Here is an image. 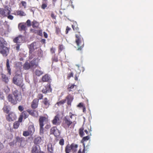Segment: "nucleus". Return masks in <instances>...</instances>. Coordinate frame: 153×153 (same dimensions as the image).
I'll list each match as a JSON object with an SVG mask.
<instances>
[{
    "label": "nucleus",
    "mask_w": 153,
    "mask_h": 153,
    "mask_svg": "<svg viewBox=\"0 0 153 153\" xmlns=\"http://www.w3.org/2000/svg\"><path fill=\"white\" fill-rule=\"evenodd\" d=\"M39 25V23L36 21L34 20L32 22V26L33 28H37Z\"/></svg>",
    "instance_id": "obj_33"
},
{
    "label": "nucleus",
    "mask_w": 153,
    "mask_h": 153,
    "mask_svg": "<svg viewBox=\"0 0 153 153\" xmlns=\"http://www.w3.org/2000/svg\"><path fill=\"white\" fill-rule=\"evenodd\" d=\"M5 117L6 120L8 122L14 121L17 118L16 114L12 111L10 112L8 114L6 115Z\"/></svg>",
    "instance_id": "obj_7"
},
{
    "label": "nucleus",
    "mask_w": 153,
    "mask_h": 153,
    "mask_svg": "<svg viewBox=\"0 0 153 153\" xmlns=\"http://www.w3.org/2000/svg\"><path fill=\"white\" fill-rule=\"evenodd\" d=\"M84 105L83 103L80 102L78 104L77 106L79 108H82V107Z\"/></svg>",
    "instance_id": "obj_57"
},
{
    "label": "nucleus",
    "mask_w": 153,
    "mask_h": 153,
    "mask_svg": "<svg viewBox=\"0 0 153 153\" xmlns=\"http://www.w3.org/2000/svg\"><path fill=\"white\" fill-rule=\"evenodd\" d=\"M64 49V47L63 45H59V52L60 53Z\"/></svg>",
    "instance_id": "obj_45"
},
{
    "label": "nucleus",
    "mask_w": 153,
    "mask_h": 153,
    "mask_svg": "<svg viewBox=\"0 0 153 153\" xmlns=\"http://www.w3.org/2000/svg\"><path fill=\"white\" fill-rule=\"evenodd\" d=\"M12 94L17 102H20L22 99V96L21 93L18 90H16L12 92Z\"/></svg>",
    "instance_id": "obj_8"
},
{
    "label": "nucleus",
    "mask_w": 153,
    "mask_h": 153,
    "mask_svg": "<svg viewBox=\"0 0 153 153\" xmlns=\"http://www.w3.org/2000/svg\"><path fill=\"white\" fill-rule=\"evenodd\" d=\"M10 11L7 8H0V16H6L10 13Z\"/></svg>",
    "instance_id": "obj_10"
},
{
    "label": "nucleus",
    "mask_w": 153,
    "mask_h": 153,
    "mask_svg": "<svg viewBox=\"0 0 153 153\" xmlns=\"http://www.w3.org/2000/svg\"><path fill=\"white\" fill-rule=\"evenodd\" d=\"M59 144L61 146H63L64 144V140L63 139H61L59 141Z\"/></svg>",
    "instance_id": "obj_46"
},
{
    "label": "nucleus",
    "mask_w": 153,
    "mask_h": 153,
    "mask_svg": "<svg viewBox=\"0 0 153 153\" xmlns=\"http://www.w3.org/2000/svg\"><path fill=\"white\" fill-rule=\"evenodd\" d=\"M39 60L38 58H34L30 62V63L32 67L36 68L38 66Z\"/></svg>",
    "instance_id": "obj_15"
},
{
    "label": "nucleus",
    "mask_w": 153,
    "mask_h": 153,
    "mask_svg": "<svg viewBox=\"0 0 153 153\" xmlns=\"http://www.w3.org/2000/svg\"><path fill=\"white\" fill-rule=\"evenodd\" d=\"M0 98L2 100H3L4 98V97L3 96V93L1 91H0Z\"/></svg>",
    "instance_id": "obj_56"
},
{
    "label": "nucleus",
    "mask_w": 153,
    "mask_h": 153,
    "mask_svg": "<svg viewBox=\"0 0 153 153\" xmlns=\"http://www.w3.org/2000/svg\"><path fill=\"white\" fill-rule=\"evenodd\" d=\"M39 100L37 99H35L32 101L31 106L32 109H35L36 108L38 105Z\"/></svg>",
    "instance_id": "obj_17"
},
{
    "label": "nucleus",
    "mask_w": 153,
    "mask_h": 153,
    "mask_svg": "<svg viewBox=\"0 0 153 153\" xmlns=\"http://www.w3.org/2000/svg\"><path fill=\"white\" fill-rule=\"evenodd\" d=\"M71 30V28L69 27L68 26L66 27V30L65 31V33L66 34H67L69 31Z\"/></svg>",
    "instance_id": "obj_58"
},
{
    "label": "nucleus",
    "mask_w": 153,
    "mask_h": 153,
    "mask_svg": "<svg viewBox=\"0 0 153 153\" xmlns=\"http://www.w3.org/2000/svg\"><path fill=\"white\" fill-rule=\"evenodd\" d=\"M50 133L51 134H53L56 137L59 136L60 134L59 130L56 126H53L50 129Z\"/></svg>",
    "instance_id": "obj_9"
},
{
    "label": "nucleus",
    "mask_w": 153,
    "mask_h": 153,
    "mask_svg": "<svg viewBox=\"0 0 153 153\" xmlns=\"http://www.w3.org/2000/svg\"><path fill=\"white\" fill-rule=\"evenodd\" d=\"M21 115L25 119L27 118L29 116V114H27V112L25 111H23Z\"/></svg>",
    "instance_id": "obj_38"
},
{
    "label": "nucleus",
    "mask_w": 153,
    "mask_h": 153,
    "mask_svg": "<svg viewBox=\"0 0 153 153\" xmlns=\"http://www.w3.org/2000/svg\"><path fill=\"white\" fill-rule=\"evenodd\" d=\"M23 135L25 137H27L31 134L29 131L27 130L23 132Z\"/></svg>",
    "instance_id": "obj_44"
},
{
    "label": "nucleus",
    "mask_w": 153,
    "mask_h": 153,
    "mask_svg": "<svg viewBox=\"0 0 153 153\" xmlns=\"http://www.w3.org/2000/svg\"><path fill=\"white\" fill-rule=\"evenodd\" d=\"M78 145L74 143L71 144V152L73 153H76L77 150Z\"/></svg>",
    "instance_id": "obj_24"
},
{
    "label": "nucleus",
    "mask_w": 153,
    "mask_h": 153,
    "mask_svg": "<svg viewBox=\"0 0 153 153\" xmlns=\"http://www.w3.org/2000/svg\"><path fill=\"white\" fill-rule=\"evenodd\" d=\"M56 32L57 34H59L60 32V29L58 27H56Z\"/></svg>",
    "instance_id": "obj_51"
},
{
    "label": "nucleus",
    "mask_w": 153,
    "mask_h": 153,
    "mask_svg": "<svg viewBox=\"0 0 153 153\" xmlns=\"http://www.w3.org/2000/svg\"><path fill=\"white\" fill-rule=\"evenodd\" d=\"M23 118V117L21 114L19 116V118L18 121L19 123L22 122Z\"/></svg>",
    "instance_id": "obj_54"
},
{
    "label": "nucleus",
    "mask_w": 153,
    "mask_h": 153,
    "mask_svg": "<svg viewBox=\"0 0 153 153\" xmlns=\"http://www.w3.org/2000/svg\"><path fill=\"white\" fill-rule=\"evenodd\" d=\"M48 150L50 153H53V149L51 143H49L48 145Z\"/></svg>",
    "instance_id": "obj_34"
},
{
    "label": "nucleus",
    "mask_w": 153,
    "mask_h": 153,
    "mask_svg": "<svg viewBox=\"0 0 153 153\" xmlns=\"http://www.w3.org/2000/svg\"><path fill=\"white\" fill-rule=\"evenodd\" d=\"M16 13L17 15L20 16H25L26 14L23 11L20 10H18L16 11Z\"/></svg>",
    "instance_id": "obj_37"
},
{
    "label": "nucleus",
    "mask_w": 153,
    "mask_h": 153,
    "mask_svg": "<svg viewBox=\"0 0 153 153\" xmlns=\"http://www.w3.org/2000/svg\"><path fill=\"white\" fill-rule=\"evenodd\" d=\"M53 62H57L58 61V58L57 57L54 56L52 59Z\"/></svg>",
    "instance_id": "obj_53"
},
{
    "label": "nucleus",
    "mask_w": 153,
    "mask_h": 153,
    "mask_svg": "<svg viewBox=\"0 0 153 153\" xmlns=\"http://www.w3.org/2000/svg\"><path fill=\"white\" fill-rule=\"evenodd\" d=\"M43 97V95L41 94H38L37 97L38 98V100H41L42 99Z\"/></svg>",
    "instance_id": "obj_49"
},
{
    "label": "nucleus",
    "mask_w": 153,
    "mask_h": 153,
    "mask_svg": "<svg viewBox=\"0 0 153 153\" xmlns=\"http://www.w3.org/2000/svg\"><path fill=\"white\" fill-rule=\"evenodd\" d=\"M31 67L30 63L28 61H26L23 65V68L25 70H29Z\"/></svg>",
    "instance_id": "obj_27"
},
{
    "label": "nucleus",
    "mask_w": 153,
    "mask_h": 153,
    "mask_svg": "<svg viewBox=\"0 0 153 153\" xmlns=\"http://www.w3.org/2000/svg\"><path fill=\"white\" fill-rule=\"evenodd\" d=\"M43 34H44V36L46 38H47L48 37V34H47V33H46L45 32H43Z\"/></svg>",
    "instance_id": "obj_63"
},
{
    "label": "nucleus",
    "mask_w": 153,
    "mask_h": 153,
    "mask_svg": "<svg viewBox=\"0 0 153 153\" xmlns=\"http://www.w3.org/2000/svg\"><path fill=\"white\" fill-rule=\"evenodd\" d=\"M35 73L36 75L38 76H39L42 74L43 73L42 71L41 70L36 69L35 71Z\"/></svg>",
    "instance_id": "obj_39"
},
{
    "label": "nucleus",
    "mask_w": 153,
    "mask_h": 153,
    "mask_svg": "<svg viewBox=\"0 0 153 153\" xmlns=\"http://www.w3.org/2000/svg\"><path fill=\"white\" fill-rule=\"evenodd\" d=\"M14 142L15 143H18V145L21 147H24L26 144L25 138L19 136L15 137V139Z\"/></svg>",
    "instance_id": "obj_6"
},
{
    "label": "nucleus",
    "mask_w": 153,
    "mask_h": 153,
    "mask_svg": "<svg viewBox=\"0 0 153 153\" xmlns=\"http://www.w3.org/2000/svg\"><path fill=\"white\" fill-rule=\"evenodd\" d=\"M69 116H65L62 120V126L65 129H68L69 128H71L70 126H71L73 124V127L75 126L76 123V122L74 121L73 122L70 119H72L73 116H74V115L71 112H69Z\"/></svg>",
    "instance_id": "obj_2"
},
{
    "label": "nucleus",
    "mask_w": 153,
    "mask_h": 153,
    "mask_svg": "<svg viewBox=\"0 0 153 153\" xmlns=\"http://www.w3.org/2000/svg\"><path fill=\"white\" fill-rule=\"evenodd\" d=\"M47 1V0H43L42 4L41 5V8L42 9H45L47 7L48 5Z\"/></svg>",
    "instance_id": "obj_36"
},
{
    "label": "nucleus",
    "mask_w": 153,
    "mask_h": 153,
    "mask_svg": "<svg viewBox=\"0 0 153 153\" xmlns=\"http://www.w3.org/2000/svg\"><path fill=\"white\" fill-rule=\"evenodd\" d=\"M7 18L10 20H13V16L11 15H8Z\"/></svg>",
    "instance_id": "obj_61"
},
{
    "label": "nucleus",
    "mask_w": 153,
    "mask_h": 153,
    "mask_svg": "<svg viewBox=\"0 0 153 153\" xmlns=\"http://www.w3.org/2000/svg\"><path fill=\"white\" fill-rule=\"evenodd\" d=\"M83 130L84 128H80L79 130V135L81 137H83L84 135Z\"/></svg>",
    "instance_id": "obj_41"
},
{
    "label": "nucleus",
    "mask_w": 153,
    "mask_h": 153,
    "mask_svg": "<svg viewBox=\"0 0 153 153\" xmlns=\"http://www.w3.org/2000/svg\"><path fill=\"white\" fill-rule=\"evenodd\" d=\"M40 150V148L39 145H34L31 149V153H38Z\"/></svg>",
    "instance_id": "obj_18"
},
{
    "label": "nucleus",
    "mask_w": 153,
    "mask_h": 153,
    "mask_svg": "<svg viewBox=\"0 0 153 153\" xmlns=\"http://www.w3.org/2000/svg\"><path fill=\"white\" fill-rule=\"evenodd\" d=\"M71 151V144H68L65 147V153H70Z\"/></svg>",
    "instance_id": "obj_32"
},
{
    "label": "nucleus",
    "mask_w": 153,
    "mask_h": 153,
    "mask_svg": "<svg viewBox=\"0 0 153 153\" xmlns=\"http://www.w3.org/2000/svg\"><path fill=\"white\" fill-rule=\"evenodd\" d=\"M1 77L3 81L5 82L6 83H8L9 81L8 78L6 75L3 74H1Z\"/></svg>",
    "instance_id": "obj_30"
},
{
    "label": "nucleus",
    "mask_w": 153,
    "mask_h": 153,
    "mask_svg": "<svg viewBox=\"0 0 153 153\" xmlns=\"http://www.w3.org/2000/svg\"><path fill=\"white\" fill-rule=\"evenodd\" d=\"M76 66H77V68L76 69V71L78 73V74H79L80 72V69H82V71L83 72L84 71V68L83 67L79 66L78 65H76Z\"/></svg>",
    "instance_id": "obj_40"
},
{
    "label": "nucleus",
    "mask_w": 153,
    "mask_h": 153,
    "mask_svg": "<svg viewBox=\"0 0 153 153\" xmlns=\"http://www.w3.org/2000/svg\"><path fill=\"white\" fill-rule=\"evenodd\" d=\"M56 49L55 48L52 47L50 49V51L52 54L55 53Z\"/></svg>",
    "instance_id": "obj_48"
},
{
    "label": "nucleus",
    "mask_w": 153,
    "mask_h": 153,
    "mask_svg": "<svg viewBox=\"0 0 153 153\" xmlns=\"http://www.w3.org/2000/svg\"><path fill=\"white\" fill-rule=\"evenodd\" d=\"M51 127V125L50 124H47L45 127L46 129H49Z\"/></svg>",
    "instance_id": "obj_62"
},
{
    "label": "nucleus",
    "mask_w": 153,
    "mask_h": 153,
    "mask_svg": "<svg viewBox=\"0 0 153 153\" xmlns=\"http://www.w3.org/2000/svg\"><path fill=\"white\" fill-rule=\"evenodd\" d=\"M21 3L22 4V6L24 7V8H25L27 6L26 2L25 1H22Z\"/></svg>",
    "instance_id": "obj_52"
},
{
    "label": "nucleus",
    "mask_w": 153,
    "mask_h": 153,
    "mask_svg": "<svg viewBox=\"0 0 153 153\" xmlns=\"http://www.w3.org/2000/svg\"><path fill=\"white\" fill-rule=\"evenodd\" d=\"M23 78L21 75H16L13 78V83L17 86L22 87L24 85L23 83Z\"/></svg>",
    "instance_id": "obj_4"
},
{
    "label": "nucleus",
    "mask_w": 153,
    "mask_h": 153,
    "mask_svg": "<svg viewBox=\"0 0 153 153\" xmlns=\"http://www.w3.org/2000/svg\"><path fill=\"white\" fill-rule=\"evenodd\" d=\"M76 86L74 84H69L68 85L67 89L69 91H74L76 89Z\"/></svg>",
    "instance_id": "obj_19"
},
{
    "label": "nucleus",
    "mask_w": 153,
    "mask_h": 153,
    "mask_svg": "<svg viewBox=\"0 0 153 153\" xmlns=\"http://www.w3.org/2000/svg\"><path fill=\"white\" fill-rule=\"evenodd\" d=\"M38 34L39 35L41 36L42 34V30H39V31Z\"/></svg>",
    "instance_id": "obj_64"
},
{
    "label": "nucleus",
    "mask_w": 153,
    "mask_h": 153,
    "mask_svg": "<svg viewBox=\"0 0 153 153\" xmlns=\"http://www.w3.org/2000/svg\"><path fill=\"white\" fill-rule=\"evenodd\" d=\"M44 108H48L51 105V103L50 101L47 97L45 98L42 100V102Z\"/></svg>",
    "instance_id": "obj_13"
},
{
    "label": "nucleus",
    "mask_w": 153,
    "mask_h": 153,
    "mask_svg": "<svg viewBox=\"0 0 153 153\" xmlns=\"http://www.w3.org/2000/svg\"><path fill=\"white\" fill-rule=\"evenodd\" d=\"M18 28L20 31H25L27 29L25 24L24 23H20L18 25Z\"/></svg>",
    "instance_id": "obj_20"
},
{
    "label": "nucleus",
    "mask_w": 153,
    "mask_h": 153,
    "mask_svg": "<svg viewBox=\"0 0 153 153\" xmlns=\"http://www.w3.org/2000/svg\"><path fill=\"white\" fill-rule=\"evenodd\" d=\"M66 101V99L62 100L59 102H57L56 103V104L58 106H59L61 105L64 104Z\"/></svg>",
    "instance_id": "obj_42"
},
{
    "label": "nucleus",
    "mask_w": 153,
    "mask_h": 153,
    "mask_svg": "<svg viewBox=\"0 0 153 153\" xmlns=\"http://www.w3.org/2000/svg\"><path fill=\"white\" fill-rule=\"evenodd\" d=\"M23 41V37L22 36L20 35L18 37H16L14 39L13 41L16 44H19Z\"/></svg>",
    "instance_id": "obj_23"
},
{
    "label": "nucleus",
    "mask_w": 153,
    "mask_h": 153,
    "mask_svg": "<svg viewBox=\"0 0 153 153\" xmlns=\"http://www.w3.org/2000/svg\"><path fill=\"white\" fill-rule=\"evenodd\" d=\"M19 111H20L22 112L23 111L24 109L22 105H19L18 107Z\"/></svg>",
    "instance_id": "obj_50"
},
{
    "label": "nucleus",
    "mask_w": 153,
    "mask_h": 153,
    "mask_svg": "<svg viewBox=\"0 0 153 153\" xmlns=\"http://www.w3.org/2000/svg\"><path fill=\"white\" fill-rule=\"evenodd\" d=\"M25 24H27V26L28 27H30L31 26V22L30 21L29 19H28L27 20L26 23Z\"/></svg>",
    "instance_id": "obj_47"
},
{
    "label": "nucleus",
    "mask_w": 153,
    "mask_h": 153,
    "mask_svg": "<svg viewBox=\"0 0 153 153\" xmlns=\"http://www.w3.org/2000/svg\"><path fill=\"white\" fill-rule=\"evenodd\" d=\"M39 121L40 127L39 133L40 134H43L44 133L43 126H44V122H47L48 121V117L43 116H40Z\"/></svg>",
    "instance_id": "obj_5"
},
{
    "label": "nucleus",
    "mask_w": 153,
    "mask_h": 153,
    "mask_svg": "<svg viewBox=\"0 0 153 153\" xmlns=\"http://www.w3.org/2000/svg\"><path fill=\"white\" fill-rule=\"evenodd\" d=\"M33 142L36 145L41 144L42 143L43 141L41 137L38 136L35 138L33 140Z\"/></svg>",
    "instance_id": "obj_16"
},
{
    "label": "nucleus",
    "mask_w": 153,
    "mask_h": 153,
    "mask_svg": "<svg viewBox=\"0 0 153 153\" xmlns=\"http://www.w3.org/2000/svg\"><path fill=\"white\" fill-rule=\"evenodd\" d=\"M72 27L75 32V42L78 46V50L81 51L84 46L83 38L80 34L79 28L76 25H72Z\"/></svg>",
    "instance_id": "obj_1"
},
{
    "label": "nucleus",
    "mask_w": 153,
    "mask_h": 153,
    "mask_svg": "<svg viewBox=\"0 0 153 153\" xmlns=\"http://www.w3.org/2000/svg\"><path fill=\"white\" fill-rule=\"evenodd\" d=\"M19 123L18 121H16L13 123V127L15 129H17L19 127Z\"/></svg>",
    "instance_id": "obj_43"
},
{
    "label": "nucleus",
    "mask_w": 153,
    "mask_h": 153,
    "mask_svg": "<svg viewBox=\"0 0 153 153\" xmlns=\"http://www.w3.org/2000/svg\"><path fill=\"white\" fill-rule=\"evenodd\" d=\"M27 130L30 133L31 135H33L35 130L34 125H30L28 126Z\"/></svg>",
    "instance_id": "obj_25"
},
{
    "label": "nucleus",
    "mask_w": 153,
    "mask_h": 153,
    "mask_svg": "<svg viewBox=\"0 0 153 153\" xmlns=\"http://www.w3.org/2000/svg\"><path fill=\"white\" fill-rule=\"evenodd\" d=\"M53 124L55 125H59L60 124V119L59 115H57L55 116L53 120L52 121Z\"/></svg>",
    "instance_id": "obj_14"
},
{
    "label": "nucleus",
    "mask_w": 153,
    "mask_h": 153,
    "mask_svg": "<svg viewBox=\"0 0 153 153\" xmlns=\"http://www.w3.org/2000/svg\"><path fill=\"white\" fill-rule=\"evenodd\" d=\"M7 42L2 37L0 36V53L6 57L9 53V48L6 47Z\"/></svg>",
    "instance_id": "obj_3"
},
{
    "label": "nucleus",
    "mask_w": 153,
    "mask_h": 153,
    "mask_svg": "<svg viewBox=\"0 0 153 153\" xmlns=\"http://www.w3.org/2000/svg\"><path fill=\"white\" fill-rule=\"evenodd\" d=\"M36 43L33 42L31 43L29 46V53L32 54L35 50L34 46L36 45Z\"/></svg>",
    "instance_id": "obj_28"
},
{
    "label": "nucleus",
    "mask_w": 153,
    "mask_h": 153,
    "mask_svg": "<svg viewBox=\"0 0 153 153\" xmlns=\"http://www.w3.org/2000/svg\"><path fill=\"white\" fill-rule=\"evenodd\" d=\"M74 99L73 97L71 96L70 94L67 95L66 97V100L67 101V104L68 105H71V103Z\"/></svg>",
    "instance_id": "obj_22"
},
{
    "label": "nucleus",
    "mask_w": 153,
    "mask_h": 153,
    "mask_svg": "<svg viewBox=\"0 0 153 153\" xmlns=\"http://www.w3.org/2000/svg\"><path fill=\"white\" fill-rule=\"evenodd\" d=\"M51 17L53 19H55L56 16L53 13H52L51 15Z\"/></svg>",
    "instance_id": "obj_59"
},
{
    "label": "nucleus",
    "mask_w": 153,
    "mask_h": 153,
    "mask_svg": "<svg viewBox=\"0 0 153 153\" xmlns=\"http://www.w3.org/2000/svg\"><path fill=\"white\" fill-rule=\"evenodd\" d=\"M2 109L4 112L5 113L8 114L10 113V108L9 105H4Z\"/></svg>",
    "instance_id": "obj_29"
},
{
    "label": "nucleus",
    "mask_w": 153,
    "mask_h": 153,
    "mask_svg": "<svg viewBox=\"0 0 153 153\" xmlns=\"http://www.w3.org/2000/svg\"><path fill=\"white\" fill-rule=\"evenodd\" d=\"M52 89L51 88V85L50 83H48L45 85L42 90V92L44 94H47L51 92Z\"/></svg>",
    "instance_id": "obj_12"
},
{
    "label": "nucleus",
    "mask_w": 153,
    "mask_h": 153,
    "mask_svg": "<svg viewBox=\"0 0 153 153\" xmlns=\"http://www.w3.org/2000/svg\"><path fill=\"white\" fill-rule=\"evenodd\" d=\"M73 74L72 72H71L68 75V77L69 78H70L71 77H73Z\"/></svg>",
    "instance_id": "obj_60"
},
{
    "label": "nucleus",
    "mask_w": 153,
    "mask_h": 153,
    "mask_svg": "<svg viewBox=\"0 0 153 153\" xmlns=\"http://www.w3.org/2000/svg\"><path fill=\"white\" fill-rule=\"evenodd\" d=\"M51 80V78L48 74H46L43 76L42 77L43 82H48Z\"/></svg>",
    "instance_id": "obj_26"
},
{
    "label": "nucleus",
    "mask_w": 153,
    "mask_h": 153,
    "mask_svg": "<svg viewBox=\"0 0 153 153\" xmlns=\"http://www.w3.org/2000/svg\"><path fill=\"white\" fill-rule=\"evenodd\" d=\"M21 44H16V50L17 51H18L19 50L20 45Z\"/></svg>",
    "instance_id": "obj_55"
},
{
    "label": "nucleus",
    "mask_w": 153,
    "mask_h": 153,
    "mask_svg": "<svg viewBox=\"0 0 153 153\" xmlns=\"http://www.w3.org/2000/svg\"><path fill=\"white\" fill-rule=\"evenodd\" d=\"M7 99L9 102L13 105H16L17 102L12 94H9L7 97Z\"/></svg>",
    "instance_id": "obj_11"
},
{
    "label": "nucleus",
    "mask_w": 153,
    "mask_h": 153,
    "mask_svg": "<svg viewBox=\"0 0 153 153\" xmlns=\"http://www.w3.org/2000/svg\"><path fill=\"white\" fill-rule=\"evenodd\" d=\"M9 61L8 59H7L6 61V67L7 70L10 75L11 74V69L10 67Z\"/></svg>",
    "instance_id": "obj_31"
},
{
    "label": "nucleus",
    "mask_w": 153,
    "mask_h": 153,
    "mask_svg": "<svg viewBox=\"0 0 153 153\" xmlns=\"http://www.w3.org/2000/svg\"><path fill=\"white\" fill-rule=\"evenodd\" d=\"M27 111L28 112L29 114L35 117H36L38 115V113L37 111L36 110H33L30 109H27Z\"/></svg>",
    "instance_id": "obj_21"
},
{
    "label": "nucleus",
    "mask_w": 153,
    "mask_h": 153,
    "mask_svg": "<svg viewBox=\"0 0 153 153\" xmlns=\"http://www.w3.org/2000/svg\"><path fill=\"white\" fill-rule=\"evenodd\" d=\"M90 139V137L88 136H87L83 137L82 140L81 141V143L83 144V146H85V142L88 140Z\"/></svg>",
    "instance_id": "obj_35"
}]
</instances>
